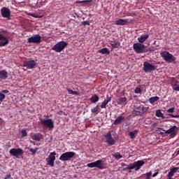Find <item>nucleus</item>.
Listing matches in <instances>:
<instances>
[{"label": "nucleus", "mask_w": 179, "mask_h": 179, "mask_svg": "<svg viewBox=\"0 0 179 179\" xmlns=\"http://www.w3.org/2000/svg\"><path fill=\"white\" fill-rule=\"evenodd\" d=\"M9 153L15 157L16 158H18L19 156L22 155L24 154V151L21 148H13L10 150Z\"/></svg>", "instance_id": "nucleus-12"}, {"label": "nucleus", "mask_w": 179, "mask_h": 179, "mask_svg": "<svg viewBox=\"0 0 179 179\" xmlns=\"http://www.w3.org/2000/svg\"><path fill=\"white\" fill-rule=\"evenodd\" d=\"M129 16H132V14H131V13H129Z\"/></svg>", "instance_id": "nucleus-53"}, {"label": "nucleus", "mask_w": 179, "mask_h": 179, "mask_svg": "<svg viewBox=\"0 0 179 179\" xmlns=\"http://www.w3.org/2000/svg\"><path fill=\"white\" fill-rule=\"evenodd\" d=\"M179 128L176 126H173L168 130L165 131L163 128H159V130L164 131L165 134H169L171 137H174L178 135Z\"/></svg>", "instance_id": "nucleus-4"}, {"label": "nucleus", "mask_w": 179, "mask_h": 179, "mask_svg": "<svg viewBox=\"0 0 179 179\" xmlns=\"http://www.w3.org/2000/svg\"><path fill=\"white\" fill-rule=\"evenodd\" d=\"M174 110H175L174 108H171L167 110V113H172L174 112Z\"/></svg>", "instance_id": "nucleus-44"}, {"label": "nucleus", "mask_w": 179, "mask_h": 179, "mask_svg": "<svg viewBox=\"0 0 179 179\" xmlns=\"http://www.w3.org/2000/svg\"><path fill=\"white\" fill-rule=\"evenodd\" d=\"M145 164V162L143 160H138L137 162H133V164H129V166H127V169L132 170L136 169V171H138L141 169V168Z\"/></svg>", "instance_id": "nucleus-3"}, {"label": "nucleus", "mask_w": 179, "mask_h": 179, "mask_svg": "<svg viewBox=\"0 0 179 179\" xmlns=\"http://www.w3.org/2000/svg\"><path fill=\"white\" fill-rule=\"evenodd\" d=\"M178 29H179V26H178Z\"/></svg>", "instance_id": "nucleus-56"}, {"label": "nucleus", "mask_w": 179, "mask_h": 179, "mask_svg": "<svg viewBox=\"0 0 179 179\" xmlns=\"http://www.w3.org/2000/svg\"><path fill=\"white\" fill-rule=\"evenodd\" d=\"M33 140L34 141H41V139H43V135L40 133L38 134H36L34 136H33L32 137Z\"/></svg>", "instance_id": "nucleus-25"}, {"label": "nucleus", "mask_w": 179, "mask_h": 179, "mask_svg": "<svg viewBox=\"0 0 179 179\" xmlns=\"http://www.w3.org/2000/svg\"><path fill=\"white\" fill-rule=\"evenodd\" d=\"M28 43H36L39 44L41 43V36L37 34L36 35H34L30 38H28Z\"/></svg>", "instance_id": "nucleus-9"}, {"label": "nucleus", "mask_w": 179, "mask_h": 179, "mask_svg": "<svg viewBox=\"0 0 179 179\" xmlns=\"http://www.w3.org/2000/svg\"><path fill=\"white\" fill-rule=\"evenodd\" d=\"M159 99V97L158 96H153L150 98L149 101L151 104L155 103L156 101H157Z\"/></svg>", "instance_id": "nucleus-29"}, {"label": "nucleus", "mask_w": 179, "mask_h": 179, "mask_svg": "<svg viewBox=\"0 0 179 179\" xmlns=\"http://www.w3.org/2000/svg\"><path fill=\"white\" fill-rule=\"evenodd\" d=\"M3 33H6V31H3Z\"/></svg>", "instance_id": "nucleus-54"}, {"label": "nucleus", "mask_w": 179, "mask_h": 179, "mask_svg": "<svg viewBox=\"0 0 179 179\" xmlns=\"http://www.w3.org/2000/svg\"><path fill=\"white\" fill-rule=\"evenodd\" d=\"M169 116L173 118H179V115H174L173 114H169Z\"/></svg>", "instance_id": "nucleus-45"}, {"label": "nucleus", "mask_w": 179, "mask_h": 179, "mask_svg": "<svg viewBox=\"0 0 179 179\" xmlns=\"http://www.w3.org/2000/svg\"><path fill=\"white\" fill-rule=\"evenodd\" d=\"M143 66H144V69L143 70H144V72L145 73H151L152 71H155L156 70L155 66H153L148 62H144Z\"/></svg>", "instance_id": "nucleus-10"}, {"label": "nucleus", "mask_w": 179, "mask_h": 179, "mask_svg": "<svg viewBox=\"0 0 179 179\" xmlns=\"http://www.w3.org/2000/svg\"><path fill=\"white\" fill-rule=\"evenodd\" d=\"M10 177H11V175H10V173H9V174H7V175L5 176L4 179H8Z\"/></svg>", "instance_id": "nucleus-49"}, {"label": "nucleus", "mask_w": 179, "mask_h": 179, "mask_svg": "<svg viewBox=\"0 0 179 179\" xmlns=\"http://www.w3.org/2000/svg\"><path fill=\"white\" fill-rule=\"evenodd\" d=\"M99 106L97 105L95 108L92 109V113H96V115H97L99 113Z\"/></svg>", "instance_id": "nucleus-32"}, {"label": "nucleus", "mask_w": 179, "mask_h": 179, "mask_svg": "<svg viewBox=\"0 0 179 179\" xmlns=\"http://www.w3.org/2000/svg\"><path fill=\"white\" fill-rule=\"evenodd\" d=\"M67 91L69 92V94H73V95H79V93L78 92H75V91H73L70 88H68L67 89Z\"/></svg>", "instance_id": "nucleus-34"}, {"label": "nucleus", "mask_w": 179, "mask_h": 179, "mask_svg": "<svg viewBox=\"0 0 179 179\" xmlns=\"http://www.w3.org/2000/svg\"><path fill=\"white\" fill-rule=\"evenodd\" d=\"M124 119H125L124 117L120 115V116L117 117V118H116L113 124L114 125H119L123 122V120H124Z\"/></svg>", "instance_id": "nucleus-21"}, {"label": "nucleus", "mask_w": 179, "mask_h": 179, "mask_svg": "<svg viewBox=\"0 0 179 179\" xmlns=\"http://www.w3.org/2000/svg\"><path fill=\"white\" fill-rule=\"evenodd\" d=\"M68 45L67 42H64V41H61V42H58L54 46H52V50L55 51L56 52H61L64 50V48Z\"/></svg>", "instance_id": "nucleus-2"}, {"label": "nucleus", "mask_w": 179, "mask_h": 179, "mask_svg": "<svg viewBox=\"0 0 179 179\" xmlns=\"http://www.w3.org/2000/svg\"><path fill=\"white\" fill-rule=\"evenodd\" d=\"M36 62L34 60H30L24 62V67H26L27 69H33L36 66Z\"/></svg>", "instance_id": "nucleus-15"}, {"label": "nucleus", "mask_w": 179, "mask_h": 179, "mask_svg": "<svg viewBox=\"0 0 179 179\" xmlns=\"http://www.w3.org/2000/svg\"><path fill=\"white\" fill-rule=\"evenodd\" d=\"M92 2V0H83V1H77L76 3L78 4L80 3H87Z\"/></svg>", "instance_id": "nucleus-33"}, {"label": "nucleus", "mask_w": 179, "mask_h": 179, "mask_svg": "<svg viewBox=\"0 0 179 179\" xmlns=\"http://www.w3.org/2000/svg\"><path fill=\"white\" fill-rule=\"evenodd\" d=\"M21 133H22V138L26 137L27 136V133L25 130H22Z\"/></svg>", "instance_id": "nucleus-40"}, {"label": "nucleus", "mask_w": 179, "mask_h": 179, "mask_svg": "<svg viewBox=\"0 0 179 179\" xmlns=\"http://www.w3.org/2000/svg\"><path fill=\"white\" fill-rule=\"evenodd\" d=\"M112 100V97L107 95L106 99L104 100L103 102H102L101 105V108H106V106L108 104L109 102H110Z\"/></svg>", "instance_id": "nucleus-18"}, {"label": "nucleus", "mask_w": 179, "mask_h": 179, "mask_svg": "<svg viewBox=\"0 0 179 179\" xmlns=\"http://www.w3.org/2000/svg\"><path fill=\"white\" fill-rule=\"evenodd\" d=\"M138 133V130H134L129 134V136H130V138L134 139L135 135H136Z\"/></svg>", "instance_id": "nucleus-28"}, {"label": "nucleus", "mask_w": 179, "mask_h": 179, "mask_svg": "<svg viewBox=\"0 0 179 179\" xmlns=\"http://www.w3.org/2000/svg\"><path fill=\"white\" fill-rule=\"evenodd\" d=\"M159 174V172H157L154 174H152V177H156Z\"/></svg>", "instance_id": "nucleus-51"}, {"label": "nucleus", "mask_w": 179, "mask_h": 179, "mask_svg": "<svg viewBox=\"0 0 179 179\" xmlns=\"http://www.w3.org/2000/svg\"><path fill=\"white\" fill-rule=\"evenodd\" d=\"M95 167L99 168V169H104V163L102 160H97L96 162H94Z\"/></svg>", "instance_id": "nucleus-19"}, {"label": "nucleus", "mask_w": 179, "mask_h": 179, "mask_svg": "<svg viewBox=\"0 0 179 179\" xmlns=\"http://www.w3.org/2000/svg\"><path fill=\"white\" fill-rule=\"evenodd\" d=\"M161 57L168 63H176V58L172 54L166 51L161 52Z\"/></svg>", "instance_id": "nucleus-1"}, {"label": "nucleus", "mask_w": 179, "mask_h": 179, "mask_svg": "<svg viewBox=\"0 0 179 179\" xmlns=\"http://www.w3.org/2000/svg\"><path fill=\"white\" fill-rule=\"evenodd\" d=\"M128 23V20H117L115 21V24L119 26H124Z\"/></svg>", "instance_id": "nucleus-20"}, {"label": "nucleus", "mask_w": 179, "mask_h": 179, "mask_svg": "<svg viewBox=\"0 0 179 179\" xmlns=\"http://www.w3.org/2000/svg\"><path fill=\"white\" fill-rule=\"evenodd\" d=\"M112 155L116 159V160H119L122 158V156L119 152L113 154Z\"/></svg>", "instance_id": "nucleus-30"}, {"label": "nucleus", "mask_w": 179, "mask_h": 179, "mask_svg": "<svg viewBox=\"0 0 179 179\" xmlns=\"http://www.w3.org/2000/svg\"><path fill=\"white\" fill-rule=\"evenodd\" d=\"M145 46L143 43H137L133 45V50H134L137 54L145 53Z\"/></svg>", "instance_id": "nucleus-6"}, {"label": "nucleus", "mask_w": 179, "mask_h": 179, "mask_svg": "<svg viewBox=\"0 0 179 179\" xmlns=\"http://www.w3.org/2000/svg\"><path fill=\"white\" fill-rule=\"evenodd\" d=\"M57 153L55 152H50L49 157L46 159L48 164L52 167L55 166V161L56 159L55 155Z\"/></svg>", "instance_id": "nucleus-11"}, {"label": "nucleus", "mask_w": 179, "mask_h": 179, "mask_svg": "<svg viewBox=\"0 0 179 179\" xmlns=\"http://www.w3.org/2000/svg\"><path fill=\"white\" fill-rule=\"evenodd\" d=\"M7 44H8V40L6 36H3V35L0 34V47H3Z\"/></svg>", "instance_id": "nucleus-16"}, {"label": "nucleus", "mask_w": 179, "mask_h": 179, "mask_svg": "<svg viewBox=\"0 0 179 179\" xmlns=\"http://www.w3.org/2000/svg\"><path fill=\"white\" fill-rule=\"evenodd\" d=\"M155 115H157V117H158L164 118V115L160 110H157V113H155Z\"/></svg>", "instance_id": "nucleus-31"}, {"label": "nucleus", "mask_w": 179, "mask_h": 179, "mask_svg": "<svg viewBox=\"0 0 179 179\" xmlns=\"http://www.w3.org/2000/svg\"><path fill=\"white\" fill-rule=\"evenodd\" d=\"M149 38L148 34H146L145 35H141L138 40V43H143L148 38Z\"/></svg>", "instance_id": "nucleus-22"}, {"label": "nucleus", "mask_w": 179, "mask_h": 179, "mask_svg": "<svg viewBox=\"0 0 179 179\" xmlns=\"http://www.w3.org/2000/svg\"><path fill=\"white\" fill-rule=\"evenodd\" d=\"M82 24L83 25V26H90V22H89V21H83V22H82Z\"/></svg>", "instance_id": "nucleus-43"}, {"label": "nucleus", "mask_w": 179, "mask_h": 179, "mask_svg": "<svg viewBox=\"0 0 179 179\" xmlns=\"http://www.w3.org/2000/svg\"><path fill=\"white\" fill-rule=\"evenodd\" d=\"M90 101L93 103H96V102H98L99 101V97L96 94H94V96H92L91 97Z\"/></svg>", "instance_id": "nucleus-27"}, {"label": "nucleus", "mask_w": 179, "mask_h": 179, "mask_svg": "<svg viewBox=\"0 0 179 179\" xmlns=\"http://www.w3.org/2000/svg\"><path fill=\"white\" fill-rule=\"evenodd\" d=\"M149 108L144 107L143 105L138 106V108H136L133 110V115L136 116H141L145 113L148 111Z\"/></svg>", "instance_id": "nucleus-5"}, {"label": "nucleus", "mask_w": 179, "mask_h": 179, "mask_svg": "<svg viewBox=\"0 0 179 179\" xmlns=\"http://www.w3.org/2000/svg\"><path fill=\"white\" fill-rule=\"evenodd\" d=\"M179 168L178 167H173V169H170L167 178L168 179H171L172 177L174 176L176 173L178 171Z\"/></svg>", "instance_id": "nucleus-17"}, {"label": "nucleus", "mask_w": 179, "mask_h": 179, "mask_svg": "<svg viewBox=\"0 0 179 179\" xmlns=\"http://www.w3.org/2000/svg\"><path fill=\"white\" fill-rule=\"evenodd\" d=\"M157 123H154V124H152V125H151V127L155 128L157 127Z\"/></svg>", "instance_id": "nucleus-50"}, {"label": "nucleus", "mask_w": 179, "mask_h": 179, "mask_svg": "<svg viewBox=\"0 0 179 179\" xmlns=\"http://www.w3.org/2000/svg\"><path fill=\"white\" fill-rule=\"evenodd\" d=\"M1 14L3 17L7 18L8 20H10V10L7 7H2L1 9Z\"/></svg>", "instance_id": "nucleus-13"}, {"label": "nucleus", "mask_w": 179, "mask_h": 179, "mask_svg": "<svg viewBox=\"0 0 179 179\" xmlns=\"http://www.w3.org/2000/svg\"><path fill=\"white\" fill-rule=\"evenodd\" d=\"M119 102H120V103H126L127 102V98L126 97L120 98V99H119Z\"/></svg>", "instance_id": "nucleus-35"}, {"label": "nucleus", "mask_w": 179, "mask_h": 179, "mask_svg": "<svg viewBox=\"0 0 179 179\" xmlns=\"http://www.w3.org/2000/svg\"><path fill=\"white\" fill-rule=\"evenodd\" d=\"M76 155L73 152H67L61 155L59 159L63 162L69 161Z\"/></svg>", "instance_id": "nucleus-7"}, {"label": "nucleus", "mask_w": 179, "mask_h": 179, "mask_svg": "<svg viewBox=\"0 0 179 179\" xmlns=\"http://www.w3.org/2000/svg\"><path fill=\"white\" fill-rule=\"evenodd\" d=\"M176 155L178 156L179 155V150H177L176 152Z\"/></svg>", "instance_id": "nucleus-52"}, {"label": "nucleus", "mask_w": 179, "mask_h": 179, "mask_svg": "<svg viewBox=\"0 0 179 179\" xmlns=\"http://www.w3.org/2000/svg\"><path fill=\"white\" fill-rule=\"evenodd\" d=\"M1 120V118L0 117V121Z\"/></svg>", "instance_id": "nucleus-55"}, {"label": "nucleus", "mask_w": 179, "mask_h": 179, "mask_svg": "<svg viewBox=\"0 0 179 179\" xmlns=\"http://www.w3.org/2000/svg\"><path fill=\"white\" fill-rule=\"evenodd\" d=\"M105 138L106 140V142L108 143L110 146L115 144L116 141L113 138L110 131H109L108 134L105 136Z\"/></svg>", "instance_id": "nucleus-14"}, {"label": "nucleus", "mask_w": 179, "mask_h": 179, "mask_svg": "<svg viewBox=\"0 0 179 179\" xmlns=\"http://www.w3.org/2000/svg\"><path fill=\"white\" fill-rule=\"evenodd\" d=\"M41 123L43 126L47 128H49L50 130L54 128V122L51 119H48V120L41 119Z\"/></svg>", "instance_id": "nucleus-8"}, {"label": "nucleus", "mask_w": 179, "mask_h": 179, "mask_svg": "<svg viewBox=\"0 0 179 179\" xmlns=\"http://www.w3.org/2000/svg\"><path fill=\"white\" fill-rule=\"evenodd\" d=\"M29 150L31 152H32V155H34L36 153L38 148H36L35 149L29 148Z\"/></svg>", "instance_id": "nucleus-36"}, {"label": "nucleus", "mask_w": 179, "mask_h": 179, "mask_svg": "<svg viewBox=\"0 0 179 179\" xmlns=\"http://www.w3.org/2000/svg\"><path fill=\"white\" fill-rule=\"evenodd\" d=\"M110 45L113 48H118L120 46V42H119V41H114L113 42H111Z\"/></svg>", "instance_id": "nucleus-24"}, {"label": "nucleus", "mask_w": 179, "mask_h": 179, "mask_svg": "<svg viewBox=\"0 0 179 179\" xmlns=\"http://www.w3.org/2000/svg\"><path fill=\"white\" fill-rule=\"evenodd\" d=\"M28 15H30L33 17H36V18H38L37 15H36V14H32V13H28L27 14Z\"/></svg>", "instance_id": "nucleus-46"}, {"label": "nucleus", "mask_w": 179, "mask_h": 179, "mask_svg": "<svg viewBox=\"0 0 179 179\" xmlns=\"http://www.w3.org/2000/svg\"><path fill=\"white\" fill-rule=\"evenodd\" d=\"M151 176H152V172H148V173H147V174H146L145 179H150V178H151Z\"/></svg>", "instance_id": "nucleus-42"}, {"label": "nucleus", "mask_w": 179, "mask_h": 179, "mask_svg": "<svg viewBox=\"0 0 179 179\" xmlns=\"http://www.w3.org/2000/svg\"><path fill=\"white\" fill-rule=\"evenodd\" d=\"M99 52L103 55H109L110 54V50H108V49H107V48H103V49H100L99 50Z\"/></svg>", "instance_id": "nucleus-26"}, {"label": "nucleus", "mask_w": 179, "mask_h": 179, "mask_svg": "<svg viewBox=\"0 0 179 179\" xmlns=\"http://www.w3.org/2000/svg\"><path fill=\"white\" fill-rule=\"evenodd\" d=\"M173 90L174 91L178 92L179 91V85L177 87H173Z\"/></svg>", "instance_id": "nucleus-47"}, {"label": "nucleus", "mask_w": 179, "mask_h": 179, "mask_svg": "<svg viewBox=\"0 0 179 179\" xmlns=\"http://www.w3.org/2000/svg\"><path fill=\"white\" fill-rule=\"evenodd\" d=\"M8 76V72H6L5 70L0 71V79L6 80Z\"/></svg>", "instance_id": "nucleus-23"}, {"label": "nucleus", "mask_w": 179, "mask_h": 179, "mask_svg": "<svg viewBox=\"0 0 179 179\" xmlns=\"http://www.w3.org/2000/svg\"><path fill=\"white\" fill-rule=\"evenodd\" d=\"M6 98V96L0 92V101H3V100Z\"/></svg>", "instance_id": "nucleus-41"}, {"label": "nucleus", "mask_w": 179, "mask_h": 179, "mask_svg": "<svg viewBox=\"0 0 179 179\" xmlns=\"http://www.w3.org/2000/svg\"><path fill=\"white\" fill-rule=\"evenodd\" d=\"M87 167L89 168H94L95 167V162H92L90 163L87 165Z\"/></svg>", "instance_id": "nucleus-39"}, {"label": "nucleus", "mask_w": 179, "mask_h": 179, "mask_svg": "<svg viewBox=\"0 0 179 179\" xmlns=\"http://www.w3.org/2000/svg\"><path fill=\"white\" fill-rule=\"evenodd\" d=\"M144 124L150 125L152 124V121L150 119H145V120H144Z\"/></svg>", "instance_id": "nucleus-37"}, {"label": "nucleus", "mask_w": 179, "mask_h": 179, "mask_svg": "<svg viewBox=\"0 0 179 179\" xmlns=\"http://www.w3.org/2000/svg\"><path fill=\"white\" fill-rule=\"evenodd\" d=\"M141 92H142V90L139 87H136V90H134V93H136V94H141Z\"/></svg>", "instance_id": "nucleus-38"}, {"label": "nucleus", "mask_w": 179, "mask_h": 179, "mask_svg": "<svg viewBox=\"0 0 179 179\" xmlns=\"http://www.w3.org/2000/svg\"><path fill=\"white\" fill-rule=\"evenodd\" d=\"M1 93L3 94H8V93H9V91L8 90H2V92H1Z\"/></svg>", "instance_id": "nucleus-48"}]
</instances>
